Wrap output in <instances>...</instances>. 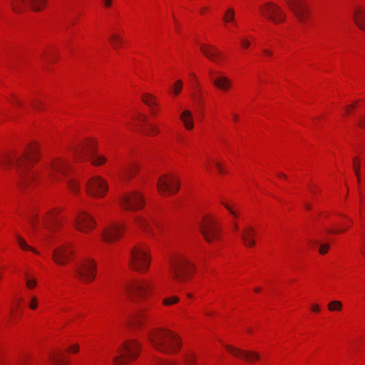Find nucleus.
I'll return each instance as SVG.
<instances>
[{
	"instance_id": "f257e3e1",
	"label": "nucleus",
	"mask_w": 365,
	"mask_h": 365,
	"mask_svg": "<svg viewBox=\"0 0 365 365\" xmlns=\"http://www.w3.org/2000/svg\"><path fill=\"white\" fill-rule=\"evenodd\" d=\"M148 337L156 350L165 354H175L181 346L179 336L168 329L155 328L148 332Z\"/></svg>"
},
{
	"instance_id": "f03ea898",
	"label": "nucleus",
	"mask_w": 365,
	"mask_h": 365,
	"mask_svg": "<svg viewBox=\"0 0 365 365\" xmlns=\"http://www.w3.org/2000/svg\"><path fill=\"white\" fill-rule=\"evenodd\" d=\"M169 264L170 274L176 282H185L193 269V264L182 255H176L170 258Z\"/></svg>"
},
{
	"instance_id": "7ed1b4c3",
	"label": "nucleus",
	"mask_w": 365,
	"mask_h": 365,
	"mask_svg": "<svg viewBox=\"0 0 365 365\" xmlns=\"http://www.w3.org/2000/svg\"><path fill=\"white\" fill-rule=\"evenodd\" d=\"M129 264L133 270L139 272L148 270L150 266V256L145 244L140 243L133 249Z\"/></svg>"
},
{
	"instance_id": "20e7f679",
	"label": "nucleus",
	"mask_w": 365,
	"mask_h": 365,
	"mask_svg": "<svg viewBox=\"0 0 365 365\" xmlns=\"http://www.w3.org/2000/svg\"><path fill=\"white\" fill-rule=\"evenodd\" d=\"M140 350L138 342L135 340L125 341L118 349V355L113 358V362L121 365L135 359Z\"/></svg>"
},
{
	"instance_id": "39448f33",
	"label": "nucleus",
	"mask_w": 365,
	"mask_h": 365,
	"mask_svg": "<svg viewBox=\"0 0 365 365\" xmlns=\"http://www.w3.org/2000/svg\"><path fill=\"white\" fill-rule=\"evenodd\" d=\"M125 294L131 299H145L151 289V282L145 280H133L123 287Z\"/></svg>"
},
{
	"instance_id": "423d86ee",
	"label": "nucleus",
	"mask_w": 365,
	"mask_h": 365,
	"mask_svg": "<svg viewBox=\"0 0 365 365\" xmlns=\"http://www.w3.org/2000/svg\"><path fill=\"white\" fill-rule=\"evenodd\" d=\"M263 16L272 21L274 24L284 22L287 16L284 11L277 4L272 2H267L259 9Z\"/></svg>"
},
{
	"instance_id": "0eeeda50",
	"label": "nucleus",
	"mask_w": 365,
	"mask_h": 365,
	"mask_svg": "<svg viewBox=\"0 0 365 365\" xmlns=\"http://www.w3.org/2000/svg\"><path fill=\"white\" fill-rule=\"evenodd\" d=\"M179 186V180L173 175H164L157 182L158 191L162 195L175 193L178 191Z\"/></svg>"
},
{
	"instance_id": "6e6552de",
	"label": "nucleus",
	"mask_w": 365,
	"mask_h": 365,
	"mask_svg": "<svg viewBox=\"0 0 365 365\" xmlns=\"http://www.w3.org/2000/svg\"><path fill=\"white\" fill-rule=\"evenodd\" d=\"M75 155L76 158H86L91 160L93 165H101L103 164L106 158L104 156L98 155L96 153L95 145L92 144L91 146H83L75 151Z\"/></svg>"
},
{
	"instance_id": "1a4fd4ad",
	"label": "nucleus",
	"mask_w": 365,
	"mask_h": 365,
	"mask_svg": "<svg viewBox=\"0 0 365 365\" xmlns=\"http://www.w3.org/2000/svg\"><path fill=\"white\" fill-rule=\"evenodd\" d=\"M123 207L128 210H135L143 207L144 200L140 193L131 192L124 195L120 199Z\"/></svg>"
},
{
	"instance_id": "9d476101",
	"label": "nucleus",
	"mask_w": 365,
	"mask_h": 365,
	"mask_svg": "<svg viewBox=\"0 0 365 365\" xmlns=\"http://www.w3.org/2000/svg\"><path fill=\"white\" fill-rule=\"evenodd\" d=\"M201 234L207 242H212L219 237V229L215 222L210 218H205L200 225Z\"/></svg>"
},
{
	"instance_id": "9b49d317",
	"label": "nucleus",
	"mask_w": 365,
	"mask_h": 365,
	"mask_svg": "<svg viewBox=\"0 0 365 365\" xmlns=\"http://www.w3.org/2000/svg\"><path fill=\"white\" fill-rule=\"evenodd\" d=\"M107 190V183L100 177L91 178L86 185V191L88 195L96 197H103Z\"/></svg>"
},
{
	"instance_id": "f8f14e48",
	"label": "nucleus",
	"mask_w": 365,
	"mask_h": 365,
	"mask_svg": "<svg viewBox=\"0 0 365 365\" xmlns=\"http://www.w3.org/2000/svg\"><path fill=\"white\" fill-rule=\"evenodd\" d=\"M96 265L91 259L83 262L76 269L78 277L85 282H90L94 279Z\"/></svg>"
},
{
	"instance_id": "ddd939ff",
	"label": "nucleus",
	"mask_w": 365,
	"mask_h": 365,
	"mask_svg": "<svg viewBox=\"0 0 365 365\" xmlns=\"http://www.w3.org/2000/svg\"><path fill=\"white\" fill-rule=\"evenodd\" d=\"M74 224L78 230L88 232L94 228L96 222L91 215L85 211H81L75 219Z\"/></svg>"
},
{
	"instance_id": "4468645a",
	"label": "nucleus",
	"mask_w": 365,
	"mask_h": 365,
	"mask_svg": "<svg viewBox=\"0 0 365 365\" xmlns=\"http://www.w3.org/2000/svg\"><path fill=\"white\" fill-rule=\"evenodd\" d=\"M286 2L298 20L304 24L309 13L307 6L300 0H286Z\"/></svg>"
},
{
	"instance_id": "2eb2a0df",
	"label": "nucleus",
	"mask_w": 365,
	"mask_h": 365,
	"mask_svg": "<svg viewBox=\"0 0 365 365\" xmlns=\"http://www.w3.org/2000/svg\"><path fill=\"white\" fill-rule=\"evenodd\" d=\"M24 169L31 167L39 158L38 147L35 143L24 145Z\"/></svg>"
},
{
	"instance_id": "dca6fc26",
	"label": "nucleus",
	"mask_w": 365,
	"mask_h": 365,
	"mask_svg": "<svg viewBox=\"0 0 365 365\" xmlns=\"http://www.w3.org/2000/svg\"><path fill=\"white\" fill-rule=\"evenodd\" d=\"M121 225L114 224L107 227L102 233V239L107 243H111L118 239L123 234Z\"/></svg>"
},
{
	"instance_id": "f3484780",
	"label": "nucleus",
	"mask_w": 365,
	"mask_h": 365,
	"mask_svg": "<svg viewBox=\"0 0 365 365\" xmlns=\"http://www.w3.org/2000/svg\"><path fill=\"white\" fill-rule=\"evenodd\" d=\"M200 50L203 55L211 61L220 63L222 59V52L215 46L210 44H201Z\"/></svg>"
},
{
	"instance_id": "a211bd4d",
	"label": "nucleus",
	"mask_w": 365,
	"mask_h": 365,
	"mask_svg": "<svg viewBox=\"0 0 365 365\" xmlns=\"http://www.w3.org/2000/svg\"><path fill=\"white\" fill-rule=\"evenodd\" d=\"M73 250L68 245H62L53 252V259L56 264H63L70 260Z\"/></svg>"
},
{
	"instance_id": "6ab92c4d",
	"label": "nucleus",
	"mask_w": 365,
	"mask_h": 365,
	"mask_svg": "<svg viewBox=\"0 0 365 365\" xmlns=\"http://www.w3.org/2000/svg\"><path fill=\"white\" fill-rule=\"evenodd\" d=\"M225 347L227 350L229 351L235 356L245 359L247 361L253 362L259 359V354L257 352L243 351L229 345H226Z\"/></svg>"
},
{
	"instance_id": "aec40b11",
	"label": "nucleus",
	"mask_w": 365,
	"mask_h": 365,
	"mask_svg": "<svg viewBox=\"0 0 365 365\" xmlns=\"http://www.w3.org/2000/svg\"><path fill=\"white\" fill-rule=\"evenodd\" d=\"M68 163L61 158L53 160L49 165V170L51 175L61 174L66 175Z\"/></svg>"
},
{
	"instance_id": "412c9836",
	"label": "nucleus",
	"mask_w": 365,
	"mask_h": 365,
	"mask_svg": "<svg viewBox=\"0 0 365 365\" xmlns=\"http://www.w3.org/2000/svg\"><path fill=\"white\" fill-rule=\"evenodd\" d=\"M255 231L252 227H245L242 230L241 238L247 247H253L255 245L254 236Z\"/></svg>"
},
{
	"instance_id": "4be33fe9",
	"label": "nucleus",
	"mask_w": 365,
	"mask_h": 365,
	"mask_svg": "<svg viewBox=\"0 0 365 365\" xmlns=\"http://www.w3.org/2000/svg\"><path fill=\"white\" fill-rule=\"evenodd\" d=\"M353 19L356 26L365 31V9L361 7H356L353 11Z\"/></svg>"
},
{
	"instance_id": "5701e85b",
	"label": "nucleus",
	"mask_w": 365,
	"mask_h": 365,
	"mask_svg": "<svg viewBox=\"0 0 365 365\" xmlns=\"http://www.w3.org/2000/svg\"><path fill=\"white\" fill-rule=\"evenodd\" d=\"M212 81L215 87L223 91H227L232 87L231 80L223 75L213 78Z\"/></svg>"
},
{
	"instance_id": "b1692460",
	"label": "nucleus",
	"mask_w": 365,
	"mask_h": 365,
	"mask_svg": "<svg viewBox=\"0 0 365 365\" xmlns=\"http://www.w3.org/2000/svg\"><path fill=\"white\" fill-rule=\"evenodd\" d=\"M138 171V166L135 164H130L123 168L118 173V177L122 181H125L133 178Z\"/></svg>"
},
{
	"instance_id": "393cba45",
	"label": "nucleus",
	"mask_w": 365,
	"mask_h": 365,
	"mask_svg": "<svg viewBox=\"0 0 365 365\" xmlns=\"http://www.w3.org/2000/svg\"><path fill=\"white\" fill-rule=\"evenodd\" d=\"M180 118L187 130H192L193 128V116L190 110H183L180 115Z\"/></svg>"
},
{
	"instance_id": "a878e982",
	"label": "nucleus",
	"mask_w": 365,
	"mask_h": 365,
	"mask_svg": "<svg viewBox=\"0 0 365 365\" xmlns=\"http://www.w3.org/2000/svg\"><path fill=\"white\" fill-rule=\"evenodd\" d=\"M58 212L56 210H51L48 212L43 220V223L46 227H49L50 225H58L60 222L57 220L56 215Z\"/></svg>"
},
{
	"instance_id": "bb28decb",
	"label": "nucleus",
	"mask_w": 365,
	"mask_h": 365,
	"mask_svg": "<svg viewBox=\"0 0 365 365\" xmlns=\"http://www.w3.org/2000/svg\"><path fill=\"white\" fill-rule=\"evenodd\" d=\"M30 8L34 11H40L46 6L48 0H28Z\"/></svg>"
},
{
	"instance_id": "cd10ccee",
	"label": "nucleus",
	"mask_w": 365,
	"mask_h": 365,
	"mask_svg": "<svg viewBox=\"0 0 365 365\" xmlns=\"http://www.w3.org/2000/svg\"><path fill=\"white\" fill-rule=\"evenodd\" d=\"M48 359L51 361L52 365H65L63 359L61 358L60 354L57 353H50Z\"/></svg>"
},
{
	"instance_id": "c85d7f7f",
	"label": "nucleus",
	"mask_w": 365,
	"mask_h": 365,
	"mask_svg": "<svg viewBox=\"0 0 365 365\" xmlns=\"http://www.w3.org/2000/svg\"><path fill=\"white\" fill-rule=\"evenodd\" d=\"M14 163L13 157L9 153H4L0 156V164L2 167L10 165Z\"/></svg>"
},
{
	"instance_id": "c756f323",
	"label": "nucleus",
	"mask_w": 365,
	"mask_h": 365,
	"mask_svg": "<svg viewBox=\"0 0 365 365\" xmlns=\"http://www.w3.org/2000/svg\"><path fill=\"white\" fill-rule=\"evenodd\" d=\"M145 317V314L143 312H138L133 318L131 324L133 326H140L143 323V319Z\"/></svg>"
},
{
	"instance_id": "7c9ffc66",
	"label": "nucleus",
	"mask_w": 365,
	"mask_h": 365,
	"mask_svg": "<svg viewBox=\"0 0 365 365\" xmlns=\"http://www.w3.org/2000/svg\"><path fill=\"white\" fill-rule=\"evenodd\" d=\"M66 182L68 187L74 193H78L79 190V185L77 181L72 178H67Z\"/></svg>"
},
{
	"instance_id": "2f4dec72",
	"label": "nucleus",
	"mask_w": 365,
	"mask_h": 365,
	"mask_svg": "<svg viewBox=\"0 0 365 365\" xmlns=\"http://www.w3.org/2000/svg\"><path fill=\"white\" fill-rule=\"evenodd\" d=\"M142 101L150 108L156 105L155 98L150 93L143 95Z\"/></svg>"
},
{
	"instance_id": "473e14b6",
	"label": "nucleus",
	"mask_w": 365,
	"mask_h": 365,
	"mask_svg": "<svg viewBox=\"0 0 365 365\" xmlns=\"http://www.w3.org/2000/svg\"><path fill=\"white\" fill-rule=\"evenodd\" d=\"M329 311H341L342 309V303L340 301L334 300L328 304Z\"/></svg>"
},
{
	"instance_id": "72a5a7b5",
	"label": "nucleus",
	"mask_w": 365,
	"mask_h": 365,
	"mask_svg": "<svg viewBox=\"0 0 365 365\" xmlns=\"http://www.w3.org/2000/svg\"><path fill=\"white\" fill-rule=\"evenodd\" d=\"M144 133L147 135L152 136L158 134L160 133V130L158 129L157 125L150 124L149 127L144 130Z\"/></svg>"
},
{
	"instance_id": "f704fd0d",
	"label": "nucleus",
	"mask_w": 365,
	"mask_h": 365,
	"mask_svg": "<svg viewBox=\"0 0 365 365\" xmlns=\"http://www.w3.org/2000/svg\"><path fill=\"white\" fill-rule=\"evenodd\" d=\"M136 223L142 228L148 232H152V228L150 223L145 219L139 217L136 220Z\"/></svg>"
},
{
	"instance_id": "c9c22d12",
	"label": "nucleus",
	"mask_w": 365,
	"mask_h": 365,
	"mask_svg": "<svg viewBox=\"0 0 365 365\" xmlns=\"http://www.w3.org/2000/svg\"><path fill=\"white\" fill-rule=\"evenodd\" d=\"M353 169L356 176L357 180L360 182V163L358 158H354L353 160Z\"/></svg>"
},
{
	"instance_id": "e433bc0d",
	"label": "nucleus",
	"mask_w": 365,
	"mask_h": 365,
	"mask_svg": "<svg viewBox=\"0 0 365 365\" xmlns=\"http://www.w3.org/2000/svg\"><path fill=\"white\" fill-rule=\"evenodd\" d=\"M185 361L187 365L196 364V356L192 352H188L185 356Z\"/></svg>"
},
{
	"instance_id": "4c0bfd02",
	"label": "nucleus",
	"mask_w": 365,
	"mask_h": 365,
	"mask_svg": "<svg viewBox=\"0 0 365 365\" xmlns=\"http://www.w3.org/2000/svg\"><path fill=\"white\" fill-rule=\"evenodd\" d=\"M109 40L114 48H117V46L123 42L122 38L117 34H113Z\"/></svg>"
},
{
	"instance_id": "58836bf2",
	"label": "nucleus",
	"mask_w": 365,
	"mask_h": 365,
	"mask_svg": "<svg viewBox=\"0 0 365 365\" xmlns=\"http://www.w3.org/2000/svg\"><path fill=\"white\" fill-rule=\"evenodd\" d=\"M235 16V11L232 9H229L223 18L225 22H231L233 21Z\"/></svg>"
},
{
	"instance_id": "ea45409f",
	"label": "nucleus",
	"mask_w": 365,
	"mask_h": 365,
	"mask_svg": "<svg viewBox=\"0 0 365 365\" xmlns=\"http://www.w3.org/2000/svg\"><path fill=\"white\" fill-rule=\"evenodd\" d=\"M182 81L181 80H178L173 86V92L175 95H178L182 90Z\"/></svg>"
},
{
	"instance_id": "a19ab883",
	"label": "nucleus",
	"mask_w": 365,
	"mask_h": 365,
	"mask_svg": "<svg viewBox=\"0 0 365 365\" xmlns=\"http://www.w3.org/2000/svg\"><path fill=\"white\" fill-rule=\"evenodd\" d=\"M31 106L34 109L37 110H41L43 109V103L39 99L36 98V99H34V101H32Z\"/></svg>"
},
{
	"instance_id": "79ce46f5",
	"label": "nucleus",
	"mask_w": 365,
	"mask_h": 365,
	"mask_svg": "<svg viewBox=\"0 0 365 365\" xmlns=\"http://www.w3.org/2000/svg\"><path fill=\"white\" fill-rule=\"evenodd\" d=\"M178 301H179V299H178V297L173 296V297H170L165 298L163 300V304L165 305L169 306V305H171V304L177 303Z\"/></svg>"
},
{
	"instance_id": "37998d69",
	"label": "nucleus",
	"mask_w": 365,
	"mask_h": 365,
	"mask_svg": "<svg viewBox=\"0 0 365 365\" xmlns=\"http://www.w3.org/2000/svg\"><path fill=\"white\" fill-rule=\"evenodd\" d=\"M151 365H176L174 362L170 361H163L156 359Z\"/></svg>"
},
{
	"instance_id": "c03bdc74",
	"label": "nucleus",
	"mask_w": 365,
	"mask_h": 365,
	"mask_svg": "<svg viewBox=\"0 0 365 365\" xmlns=\"http://www.w3.org/2000/svg\"><path fill=\"white\" fill-rule=\"evenodd\" d=\"M329 248V244H327V243L321 244L319 249V252L321 255H325L328 252Z\"/></svg>"
},
{
	"instance_id": "a18cd8bd",
	"label": "nucleus",
	"mask_w": 365,
	"mask_h": 365,
	"mask_svg": "<svg viewBox=\"0 0 365 365\" xmlns=\"http://www.w3.org/2000/svg\"><path fill=\"white\" fill-rule=\"evenodd\" d=\"M24 280H26V274L24 273ZM36 282L34 279H26V285L29 288H33L36 286Z\"/></svg>"
},
{
	"instance_id": "49530a36",
	"label": "nucleus",
	"mask_w": 365,
	"mask_h": 365,
	"mask_svg": "<svg viewBox=\"0 0 365 365\" xmlns=\"http://www.w3.org/2000/svg\"><path fill=\"white\" fill-rule=\"evenodd\" d=\"M222 204L225 207V208L235 217H237V212L227 203L222 202Z\"/></svg>"
},
{
	"instance_id": "de8ad7c7",
	"label": "nucleus",
	"mask_w": 365,
	"mask_h": 365,
	"mask_svg": "<svg viewBox=\"0 0 365 365\" xmlns=\"http://www.w3.org/2000/svg\"><path fill=\"white\" fill-rule=\"evenodd\" d=\"M18 5H19V2L17 1H11V8H12L13 11L16 13L19 12V9Z\"/></svg>"
},
{
	"instance_id": "09e8293b",
	"label": "nucleus",
	"mask_w": 365,
	"mask_h": 365,
	"mask_svg": "<svg viewBox=\"0 0 365 365\" xmlns=\"http://www.w3.org/2000/svg\"><path fill=\"white\" fill-rule=\"evenodd\" d=\"M215 165L216 166L217 169L218 170L219 173H221V174H223L225 173V170L224 169L222 168L221 164L218 162H215L214 163Z\"/></svg>"
},
{
	"instance_id": "8fccbe9b",
	"label": "nucleus",
	"mask_w": 365,
	"mask_h": 365,
	"mask_svg": "<svg viewBox=\"0 0 365 365\" xmlns=\"http://www.w3.org/2000/svg\"><path fill=\"white\" fill-rule=\"evenodd\" d=\"M29 307L33 309L37 307V299L36 298H32L31 302L29 304Z\"/></svg>"
},
{
	"instance_id": "3c124183",
	"label": "nucleus",
	"mask_w": 365,
	"mask_h": 365,
	"mask_svg": "<svg viewBox=\"0 0 365 365\" xmlns=\"http://www.w3.org/2000/svg\"><path fill=\"white\" fill-rule=\"evenodd\" d=\"M138 119L140 120L142 122H146L147 121V116L144 114L139 113L138 116Z\"/></svg>"
},
{
	"instance_id": "603ef678",
	"label": "nucleus",
	"mask_w": 365,
	"mask_h": 365,
	"mask_svg": "<svg viewBox=\"0 0 365 365\" xmlns=\"http://www.w3.org/2000/svg\"><path fill=\"white\" fill-rule=\"evenodd\" d=\"M78 349H79L78 346L77 344H75V345H72L69 348V350L71 352L76 353L78 351Z\"/></svg>"
},
{
	"instance_id": "864d4df0",
	"label": "nucleus",
	"mask_w": 365,
	"mask_h": 365,
	"mask_svg": "<svg viewBox=\"0 0 365 365\" xmlns=\"http://www.w3.org/2000/svg\"><path fill=\"white\" fill-rule=\"evenodd\" d=\"M102 2L106 7H110L112 4V0H102Z\"/></svg>"
},
{
	"instance_id": "5fc2aeb1",
	"label": "nucleus",
	"mask_w": 365,
	"mask_h": 365,
	"mask_svg": "<svg viewBox=\"0 0 365 365\" xmlns=\"http://www.w3.org/2000/svg\"><path fill=\"white\" fill-rule=\"evenodd\" d=\"M345 230H346V229H341V230H329L328 232L329 233H341V232H344Z\"/></svg>"
},
{
	"instance_id": "6e6d98bb",
	"label": "nucleus",
	"mask_w": 365,
	"mask_h": 365,
	"mask_svg": "<svg viewBox=\"0 0 365 365\" xmlns=\"http://www.w3.org/2000/svg\"><path fill=\"white\" fill-rule=\"evenodd\" d=\"M312 310L315 312H319V307L317 304H314L312 305Z\"/></svg>"
},
{
	"instance_id": "4d7b16f0",
	"label": "nucleus",
	"mask_w": 365,
	"mask_h": 365,
	"mask_svg": "<svg viewBox=\"0 0 365 365\" xmlns=\"http://www.w3.org/2000/svg\"><path fill=\"white\" fill-rule=\"evenodd\" d=\"M242 44L244 47L247 48L250 46V42L247 39H242Z\"/></svg>"
},
{
	"instance_id": "13d9d810",
	"label": "nucleus",
	"mask_w": 365,
	"mask_h": 365,
	"mask_svg": "<svg viewBox=\"0 0 365 365\" xmlns=\"http://www.w3.org/2000/svg\"><path fill=\"white\" fill-rule=\"evenodd\" d=\"M359 125L362 128H365V116L359 120Z\"/></svg>"
},
{
	"instance_id": "bf43d9fd",
	"label": "nucleus",
	"mask_w": 365,
	"mask_h": 365,
	"mask_svg": "<svg viewBox=\"0 0 365 365\" xmlns=\"http://www.w3.org/2000/svg\"><path fill=\"white\" fill-rule=\"evenodd\" d=\"M263 52H264L266 55H267V56H272V52H271V51H268V50H267V49H264V50H263Z\"/></svg>"
},
{
	"instance_id": "052dcab7",
	"label": "nucleus",
	"mask_w": 365,
	"mask_h": 365,
	"mask_svg": "<svg viewBox=\"0 0 365 365\" xmlns=\"http://www.w3.org/2000/svg\"><path fill=\"white\" fill-rule=\"evenodd\" d=\"M232 227L234 230H238V225L236 222H233Z\"/></svg>"
},
{
	"instance_id": "680f3d73",
	"label": "nucleus",
	"mask_w": 365,
	"mask_h": 365,
	"mask_svg": "<svg viewBox=\"0 0 365 365\" xmlns=\"http://www.w3.org/2000/svg\"><path fill=\"white\" fill-rule=\"evenodd\" d=\"M17 238H18V242H19V246H20L21 247H23V243H22V242L21 241L20 237H18Z\"/></svg>"
},
{
	"instance_id": "e2e57ef3",
	"label": "nucleus",
	"mask_w": 365,
	"mask_h": 365,
	"mask_svg": "<svg viewBox=\"0 0 365 365\" xmlns=\"http://www.w3.org/2000/svg\"><path fill=\"white\" fill-rule=\"evenodd\" d=\"M24 250L29 248V246L26 243L25 241H24Z\"/></svg>"
},
{
	"instance_id": "0e129e2a",
	"label": "nucleus",
	"mask_w": 365,
	"mask_h": 365,
	"mask_svg": "<svg viewBox=\"0 0 365 365\" xmlns=\"http://www.w3.org/2000/svg\"><path fill=\"white\" fill-rule=\"evenodd\" d=\"M278 175H279V177H282V178H287V175H284V174H283V173H279V174H278Z\"/></svg>"
},
{
	"instance_id": "69168bd1",
	"label": "nucleus",
	"mask_w": 365,
	"mask_h": 365,
	"mask_svg": "<svg viewBox=\"0 0 365 365\" xmlns=\"http://www.w3.org/2000/svg\"><path fill=\"white\" fill-rule=\"evenodd\" d=\"M305 207H306L307 209H308V210H309V209H311V205L307 203V204L305 205Z\"/></svg>"
},
{
	"instance_id": "338daca9",
	"label": "nucleus",
	"mask_w": 365,
	"mask_h": 365,
	"mask_svg": "<svg viewBox=\"0 0 365 365\" xmlns=\"http://www.w3.org/2000/svg\"><path fill=\"white\" fill-rule=\"evenodd\" d=\"M237 118H238L237 115H234V116H233L234 120H235V121L237 120Z\"/></svg>"
},
{
	"instance_id": "774afa93",
	"label": "nucleus",
	"mask_w": 365,
	"mask_h": 365,
	"mask_svg": "<svg viewBox=\"0 0 365 365\" xmlns=\"http://www.w3.org/2000/svg\"><path fill=\"white\" fill-rule=\"evenodd\" d=\"M151 113L153 115H155L156 113V110H154L153 108H151Z\"/></svg>"
}]
</instances>
